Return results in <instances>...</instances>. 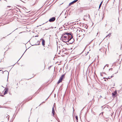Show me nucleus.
Returning a JSON list of instances; mask_svg holds the SVG:
<instances>
[{"label": "nucleus", "instance_id": "nucleus-49", "mask_svg": "<svg viewBox=\"0 0 122 122\" xmlns=\"http://www.w3.org/2000/svg\"><path fill=\"white\" fill-rule=\"evenodd\" d=\"M56 28V27H55L54 28Z\"/></svg>", "mask_w": 122, "mask_h": 122}, {"label": "nucleus", "instance_id": "nucleus-50", "mask_svg": "<svg viewBox=\"0 0 122 122\" xmlns=\"http://www.w3.org/2000/svg\"><path fill=\"white\" fill-rule=\"evenodd\" d=\"M49 68H50V67H48V69H49Z\"/></svg>", "mask_w": 122, "mask_h": 122}, {"label": "nucleus", "instance_id": "nucleus-51", "mask_svg": "<svg viewBox=\"0 0 122 122\" xmlns=\"http://www.w3.org/2000/svg\"><path fill=\"white\" fill-rule=\"evenodd\" d=\"M48 29H46V30H47Z\"/></svg>", "mask_w": 122, "mask_h": 122}, {"label": "nucleus", "instance_id": "nucleus-3", "mask_svg": "<svg viewBox=\"0 0 122 122\" xmlns=\"http://www.w3.org/2000/svg\"><path fill=\"white\" fill-rule=\"evenodd\" d=\"M112 97L114 98H115L117 96V91H115L113 93H112Z\"/></svg>", "mask_w": 122, "mask_h": 122}, {"label": "nucleus", "instance_id": "nucleus-8", "mask_svg": "<svg viewBox=\"0 0 122 122\" xmlns=\"http://www.w3.org/2000/svg\"><path fill=\"white\" fill-rule=\"evenodd\" d=\"M43 39V41H42V45L44 46H45V40Z\"/></svg>", "mask_w": 122, "mask_h": 122}, {"label": "nucleus", "instance_id": "nucleus-29", "mask_svg": "<svg viewBox=\"0 0 122 122\" xmlns=\"http://www.w3.org/2000/svg\"><path fill=\"white\" fill-rule=\"evenodd\" d=\"M43 39V38H41V39H40V40H42V41H43V39Z\"/></svg>", "mask_w": 122, "mask_h": 122}, {"label": "nucleus", "instance_id": "nucleus-35", "mask_svg": "<svg viewBox=\"0 0 122 122\" xmlns=\"http://www.w3.org/2000/svg\"><path fill=\"white\" fill-rule=\"evenodd\" d=\"M100 97L101 98V97H102V96H100Z\"/></svg>", "mask_w": 122, "mask_h": 122}, {"label": "nucleus", "instance_id": "nucleus-15", "mask_svg": "<svg viewBox=\"0 0 122 122\" xmlns=\"http://www.w3.org/2000/svg\"><path fill=\"white\" fill-rule=\"evenodd\" d=\"M106 78H107V80H108V79H110V78H109V77H108V78H105V77H104L103 78V79H105Z\"/></svg>", "mask_w": 122, "mask_h": 122}, {"label": "nucleus", "instance_id": "nucleus-10", "mask_svg": "<svg viewBox=\"0 0 122 122\" xmlns=\"http://www.w3.org/2000/svg\"><path fill=\"white\" fill-rule=\"evenodd\" d=\"M63 38L65 39H64L63 40L65 41H66L67 40V39H68V37L67 36H64L63 37Z\"/></svg>", "mask_w": 122, "mask_h": 122}, {"label": "nucleus", "instance_id": "nucleus-1", "mask_svg": "<svg viewBox=\"0 0 122 122\" xmlns=\"http://www.w3.org/2000/svg\"><path fill=\"white\" fill-rule=\"evenodd\" d=\"M74 41V40L73 38V36H71V37L70 38H68L67 41H63V42L65 43H66V42H69V44H71Z\"/></svg>", "mask_w": 122, "mask_h": 122}, {"label": "nucleus", "instance_id": "nucleus-7", "mask_svg": "<svg viewBox=\"0 0 122 122\" xmlns=\"http://www.w3.org/2000/svg\"><path fill=\"white\" fill-rule=\"evenodd\" d=\"M5 90L4 92V95H5L7 93L8 91V87H6Z\"/></svg>", "mask_w": 122, "mask_h": 122}, {"label": "nucleus", "instance_id": "nucleus-43", "mask_svg": "<svg viewBox=\"0 0 122 122\" xmlns=\"http://www.w3.org/2000/svg\"><path fill=\"white\" fill-rule=\"evenodd\" d=\"M109 36V35H107L106 36V37H107V36Z\"/></svg>", "mask_w": 122, "mask_h": 122}, {"label": "nucleus", "instance_id": "nucleus-13", "mask_svg": "<svg viewBox=\"0 0 122 122\" xmlns=\"http://www.w3.org/2000/svg\"><path fill=\"white\" fill-rule=\"evenodd\" d=\"M102 1L101 3H100V5L99 6V8H100L101 6V5H102Z\"/></svg>", "mask_w": 122, "mask_h": 122}, {"label": "nucleus", "instance_id": "nucleus-9", "mask_svg": "<svg viewBox=\"0 0 122 122\" xmlns=\"http://www.w3.org/2000/svg\"><path fill=\"white\" fill-rule=\"evenodd\" d=\"M52 114H53V116H54L55 113V110L54 109V107H53L52 109Z\"/></svg>", "mask_w": 122, "mask_h": 122}, {"label": "nucleus", "instance_id": "nucleus-12", "mask_svg": "<svg viewBox=\"0 0 122 122\" xmlns=\"http://www.w3.org/2000/svg\"><path fill=\"white\" fill-rule=\"evenodd\" d=\"M40 42L39 41H38L37 42V44H35L32 45V46H34V45H40Z\"/></svg>", "mask_w": 122, "mask_h": 122}, {"label": "nucleus", "instance_id": "nucleus-19", "mask_svg": "<svg viewBox=\"0 0 122 122\" xmlns=\"http://www.w3.org/2000/svg\"><path fill=\"white\" fill-rule=\"evenodd\" d=\"M106 65H107V67H108V66L109 65H108V64H107V65H106L104 66V68H103V69H104V68L105 67V66H106Z\"/></svg>", "mask_w": 122, "mask_h": 122}, {"label": "nucleus", "instance_id": "nucleus-22", "mask_svg": "<svg viewBox=\"0 0 122 122\" xmlns=\"http://www.w3.org/2000/svg\"><path fill=\"white\" fill-rule=\"evenodd\" d=\"M112 68H111L109 69V70L110 71V70H111V71H112Z\"/></svg>", "mask_w": 122, "mask_h": 122}, {"label": "nucleus", "instance_id": "nucleus-34", "mask_svg": "<svg viewBox=\"0 0 122 122\" xmlns=\"http://www.w3.org/2000/svg\"><path fill=\"white\" fill-rule=\"evenodd\" d=\"M102 73H103V74H105V72H103Z\"/></svg>", "mask_w": 122, "mask_h": 122}, {"label": "nucleus", "instance_id": "nucleus-2", "mask_svg": "<svg viewBox=\"0 0 122 122\" xmlns=\"http://www.w3.org/2000/svg\"><path fill=\"white\" fill-rule=\"evenodd\" d=\"M65 74H64L62 75L60 77V78L57 82V84H58L59 83L61 82L63 80V79L64 78Z\"/></svg>", "mask_w": 122, "mask_h": 122}, {"label": "nucleus", "instance_id": "nucleus-28", "mask_svg": "<svg viewBox=\"0 0 122 122\" xmlns=\"http://www.w3.org/2000/svg\"><path fill=\"white\" fill-rule=\"evenodd\" d=\"M38 35H37L35 36V37H38Z\"/></svg>", "mask_w": 122, "mask_h": 122}, {"label": "nucleus", "instance_id": "nucleus-4", "mask_svg": "<svg viewBox=\"0 0 122 122\" xmlns=\"http://www.w3.org/2000/svg\"><path fill=\"white\" fill-rule=\"evenodd\" d=\"M56 19V18L55 17H53L50 18L49 20V21L50 22H52L54 21Z\"/></svg>", "mask_w": 122, "mask_h": 122}, {"label": "nucleus", "instance_id": "nucleus-30", "mask_svg": "<svg viewBox=\"0 0 122 122\" xmlns=\"http://www.w3.org/2000/svg\"><path fill=\"white\" fill-rule=\"evenodd\" d=\"M4 95H1L0 96H1L2 97H3L4 96Z\"/></svg>", "mask_w": 122, "mask_h": 122}, {"label": "nucleus", "instance_id": "nucleus-45", "mask_svg": "<svg viewBox=\"0 0 122 122\" xmlns=\"http://www.w3.org/2000/svg\"><path fill=\"white\" fill-rule=\"evenodd\" d=\"M2 71L1 70H0V71Z\"/></svg>", "mask_w": 122, "mask_h": 122}, {"label": "nucleus", "instance_id": "nucleus-48", "mask_svg": "<svg viewBox=\"0 0 122 122\" xmlns=\"http://www.w3.org/2000/svg\"><path fill=\"white\" fill-rule=\"evenodd\" d=\"M10 34H9V35H10ZM8 35H7V36H8Z\"/></svg>", "mask_w": 122, "mask_h": 122}, {"label": "nucleus", "instance_id": "nucleus-54", "mask_svg": "<svg viewBox=\"0 0 122 122\" xmlns=\"http://www.w3.org/2000/svg\"><path fill=\"white\" fill-rule=\"evenodd\" d=\"M106 25H105V26H106Z\"/></svg>", "mask_w": 122, "mask_h": 122}, {"label": "nucleus", "instance_id": "nucleus-27", "mask_svg": "<svg viewBox=\"0 0 122 122\" xmlns=\"http://www.w3.org/2000/svg\"><path fill=\"white\" fill-rule=\"evenodd\" d=\"M24 53L23 54V55H22V56H21V58L19 59V60H18V61L20 59V58L22 56H23V55L24 54Z\"/></svg>", "mask_w": 122, "mask_h": 122}, {"label": "nucleus", "instance_id": "nucleus-32", "mask_svg": "<svg viewBox=\"0 0 122 122\" xmlns=\"http://www.w3.org/2000/svg\"><path fill=\"white\" fill-rule=\"evenodd\" d=\"M49 97H48L46 100L45 101H46L47 99Z\"/></svg>", "mask_w": 122, "mask_h": 122}, {"label": "nucleus", "instance_id": "nucleus-5", "mask_svg": "<svg viewBox=\"0 0 122 122\" xmlns=\"http://www.w3.org/2000/svg\"><path fill=\"white\" fill-rule=\"evenodd\" d=\"M78 0H75L71 2L69 4V6H70L71 5L73 4L74 3L76 2Z\"/></svg>", "mask_w": 122, "mask_h": 122}, {"label": "nucleus", "instance_id": "nucleus-38", "mask_svg": "<svg viewBox=\"0 0 122 122\" xmlns=\"http://www.w3.org/2000/svg\"><path fill=\"white\" fill-rule=\"evenodd\" d=\"M67 40H66L65 41H67Z\"/></svg>", "mask_w": 122, "mask_h": 122}, {"label": "nucleus", "instance_id": "nucleus-33", "mask_svg": "<svg viewBox=\"0 0 122 122\" xmlns=\"http://www.w3.org/2000/svg\"><path fill=\"white\" fill-rule=\"evenodd\" d=\"M7 7H10V6H7Z\"/></svg>", "mask_w": 122, "mask_h": 122}, {"label": "nucleus", "instance_id": "nucleus-18", "mask_svg": "<svg viewBox=\"0 0 122 122\" xmlns=\"http://www.w3.org/2000/svg\"><path fill=\"white\" fill-rule=\"evenodd\" d=\"M89 52L88 51V52H87V53H86L85 54V56H86L87 55V54Z\"/></svg>", "mask_w": 122, "mask_h": 122}, {"label": "nucleus", "instance_id": "nucleus-46", "mask_svg": "<svg viewBox=\"0 0 122 122\" xmlns=\"http://www.w3.org/2000/svg\"><path fill=\"white\" fill-rule=\"evenodd\" d=\"M98 32L97 33V34H98Z\"/></svg>", "mask_w": 122, "mask_h": 122}, {"label": "nucleus", "instance_id": "nucleus-53", "mask_svg": "<svg viewBox=\"0 0 122 122\" xmlns=\"http://www.w3.org/2000/svg\"><path fill=\"white\" fill-rule=\"evenodd\" d=\"M85 19H84V20H85Z\"/></svg>", "mask_w": 122, "mask_h": 122}, {"label": "nucleus", "instance_id": "nucleus-25", "mask_svg": "<svg viewBox=\"0 0 122 122\" xmlns=\"http://www.w3.org/2000/svg\"><path fill=\"white\" fill-rule=\"evenodd\" d=\"M111 35V33H110L108 35H109V36H110V35Z\"/></svg>", "mask_w": 122, "mask_h": 122}, {"label": "nucleus", "instance_id": "nucleus-24", "mask_svg": "<svg viewBox=\"0 0 122 122\" xmlns=\"http://www.w3.org/2000/svg\"><path fill=\"white\" fill-rule=\"evenodd\" d=\"M103 112H102L101 113V114H102V116H103Z\"/></svg>", "mask_w": 122, "mask_h": 122}, {"label": "nucleus", "instance_id": "nucleus-36", "mask_svg": "<svg viewBox=\"0 0 122 122\" xmlns=\"http://www.w3.org/2000/svg\"><path fill=\"white\" fill-rule=\"evenodd\" d=\"M55 105V103H54V105Z\"/></svg>", "mask_w": 122, "mask_h": 122}, {"label": "nucleus", "instance_id": "nucleus-23", "mask_svg": "<svg viewBox=\"0 0 122 122\" xmlns=\"http://www.w3.org/2000/svg\"><path fill=\"white\" fill-rule=\"evenodd\" d=\"M114 75V74H113L112 75L111 77L110 78H112L113 76H114V75Z\"/></svg>", "mask_w": 122, "mask_h": 122}, {"label": "nucleus", "instance_id": "nucleus-39", "mask_svg": "<svg viewBox=\"0 0 122 122\" xmlns=\"http://www.w3.org/2000/svg\"><path fill=\"white\" fill-rule=\"evenodd\" d=\"M79 31H81V32H82V30H80Z\"/></svg>", "mask_w": 122, "mask_h": 122}, {"label": "nucleus", "instance_id": "nucleus-47", "mask_svg": "<svg viewBox=\"0 0 122 122\" xmlns=\"http://www.w3.org/2000/svg\"><path fill=\"white\" fill-rule=\"evenodd\" d=\"M104 81H106V80H104Z\"/></svg>", "mask_w": 122, "mask_h": 122}, {"label": "nucleus", "instance_id": "nucleus-31", "mask_svg": "<svg viewBox=\"0 0 122 122\" xmlns=\"http://www.w3.org/2000/svg\"><path fill=\"white\" fill-rule=\"evenodd\" d=\"M66 44L68 45H69V43H66Z\"/></svg>", "mask_w": 122, "mask_h": 122}, {"label": "nucleus", "instance_id": "nucleus-44", "mask_svg": "<svg viewBox=\"0 0 122 122\" xmlns=\"http://www.w3.org/2000/svg\"><path fill=\"white\" fill-rule=\"evenodd\" d=\"M2 71V73H3V71Z\"/></svg>", "mask_w": 122, "mask_h": 122}, {"label": "nucleus", "instance_id": "nucleus-14", "mask_svg": "<svg viewBox=\"0 0 122 122\" xmlns=\"http://www.w3.org/2000/svg\"><path fill=\"white\" fill-rule=\"evenodd\" d=\"M67 32H65L63 34V35H67Z\"/></svg>", "mask_w": 122, "mask_h": 122}, {"label": "nucleus", "instance_id": "nucleus-11", "mask_svg": "<svg viewBox=\"0 0 122 122\" xmlns=\"http://www.w3.org/2000/svg\"><path fill=\"white\" fill-rule=\"evenodd\" d=\"M32 97H30V98H28L27 99H26V100L25 102H27L28 101H29L30 100H31L32 98Z\"/></svg>", "mask_w": 122, "mask_h": 122}, {"label": "nucleus", "instance_id": "nucleus-52", "mask_svg": "<svg viewBox=\"0 0 122 122\" xmlns=\"http://www.w3.org/2000/svg\"><path fill=\"white\" fill-rule=\"evenodd\" d=\"M66 17H65V18H66Z\"/></svg>", "mask_w": 122, "mask_h": 122}, {"label": "nucleus", "instance_id": "nucleus-40", "mask_svg": "<svg viewBox=\"0 0 122 122\" xmlns=\"http://www.w3.org/2000/svg\"><path fill=\"white\" fill-rule=\"evenodd\" d=\"M5 38V37H3V38Z\"/></svg>", "mask_w": 122, "mask_h": 122}, {"label": "nucleus", "instance_id": "nucleus-16", "mask_svg": "<svg viewBox=\"0 0 122 122\" xmlns=\"http://www.w3.org/2000/svg\"><path fill=\"white\" fill-rule=\"evenodd\" d=\"M76 120H78V117L77 116H76Z\"/></svg>", "mask_w": 122, "mask_h": 122}, {"label": "nucleus", "instance_id": "nucleus-17", "mask_svg": "<svg viewBox=\"0 0 122 122\" xmlns=\"http://www.w3.org/2000/svg\"><path fill=\"white\" fill-rule=\"evenodd\" d=\"M60 39H61V40H62L63 42V41H64L63 40H63V37H62V38H61H61H60Z\"/></svg>", "mask_w": 122, "mask_h": 122}, {"label": "nucleus", "instance_id": "nucleus-37", "mask_svg": "<svg viewBox=\"0 0 122 122\" xmlns=\"http://www.w3.org/2000/svg\"><path fill=\"white\" fill-rule=\"evenodd\" d=\"M51 28H53V27H51Z\"/></svg>", "mask_w": 122, "mask_h": 122}, {"label": "nucleus", "instance_id": "nucleus-42", "mask_svg": "<svg viewBox=\"0 0 122 122\" xmlns=\"http://www.w3.org/2000/svg\"><path fill=\"white\" fill-rule=\"evenodd\" d=\"M88 95H89V93H88Z\"/></svg>", "mask_w": 122, "mask_h": 122}, {"label": "nucleus", "instance_id": "nucleus-41", "mask_svg": "<svg viewBox=\"0 0 122 122\" xmlns=\"http://www.w3.org/2000/svg\"><path fill=\"white\" fill-rule=\"evenodd\" d=\"M67 30V29H64V30Z\"/></svg>", "mask_w": 122, "mask_h": 122}, {"label": "nucleus", "instance_id": "nucleus-20", "mask_svg": "<svg viewBox=\"0 0 122 122\" xmlns=\"http://www.w3.org/2000/svg\"><path fill=\"white\" fill-rule=\"evenodd\" d=\"M64 35H63V34L61 36V39L62 38V37H63V36Z\"/></svg>", "mask_w": 122, "mask_h": 122}, {"label": "nucleus", "instance_id": "nucleus-6", "mask_svg": "<svg viewBox=\"0 0 122 122\" xmlns=\"http://www.w3.org/2000/svg\"><path fill=\"white\" fill-rule=\"evenodd\" d=\"M67 36L68 37V38H70V37H71V36H72L71 35V32H67Z\"/></svg>", "mask_w": 122, "mask_h": 122}, {"label": "nucleus", "instance_id": "nucleus-21", "mask_svg": "<svg viewBox=\"0 0 122 122\" xmlns=\"http://www.w3.org/2000/svg\"><path fill=\"white\" fill-rule=\"evenodd\" d=\"M45 102H42L39 105L40 106V105H41V104H42L43 103H45Z\"/></svg>", "mask_w": 122, "mask_h": 122}, {"label": "nucleus", "instance_id": "nucleus-26", "mask_svg": "<svg viewBox=\"0 0 122 122\" xmlns=\"http://www.w3.org/2000/svg\"><path fill=\"white\" fill-rule=\"evenodd\" d=\"M100 75L102 76H103V75L102 74V73H100Z\"/></svg>", "mask_w": 122, "mask_h": 122}]
</instances>
